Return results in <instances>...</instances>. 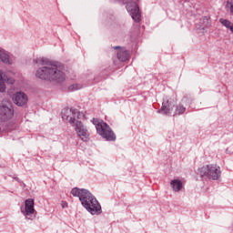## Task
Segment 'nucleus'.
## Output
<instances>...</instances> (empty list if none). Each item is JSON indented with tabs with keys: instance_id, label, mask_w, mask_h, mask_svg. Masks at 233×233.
<instances>
[{
	"instance_id": "6e6552de",
	"label": "nucleus",
	"mask_w": 233,
	"mask_h": 233,
	"mask_svg": "<svg viewBox=\"0 0 233 233\" xmlns=\"http://www.w3.org/2000/svg\"><path fill=\"white\" fill-rule=\"evenodd\" d=\"M26 219H32V215L35 212L34 208V198H28L25 201V211H22Z\"/></svg>"
},
{
	"instance_id": "0eeeda50",
	"label": "nucleus",
	"mask_w": 233,
	"mask_h": 233,
	"mask_svg": "<svg viewBox=\"0 0 233 233\" xmlns=\"http://www.w3.org/2000/svg\"><path fill=\"white\" fill-rule=\"evenodd\" d=\"M75 130L82 141L86 142L88 139H90V133L88 132V129H86V127L83 125V122L76 121L75 125Z\"/></svg>"
},
{
	"instance_id": "9b49d317",
	"label": "nucleus",
	"mask_w": 233,
	"mask_h": 233,
	"mask_svg": "<svg viewBox=\"0 0 233 233\" xmlns=\"http://www.w3.org/2000/svg\"><path fill=\"white\" fill-rule=\"evenodd\" d=\"M172 112V106L170 102L167 99L162 103L161 108L157 111L158 114H164V116H168Z\"/></svg>"
},
{
	"instance_id": "9d476101",
	"label": "nucleus",
	"mask_w": 233,
	"mask_h": 233,
	"mask_svg": "<svg viewBox=\"0 0 233 233\" xmlns=\"http://www.w3.org/2000/svg\"><path fill=\"white\" fill-rule=\"evenodd\" d=\"M76 114H77V109H65L62 111V119L68 121L70 125H74L76 123Z\"/></svg>"
},
{
	"instance_id": "f257e3e1",
	"label": "nucleus",
	"mask_w": 233,
	"mask_h": 233,
	"mask_svg": "<svg viewBox=\"0 0 233 233\" xmlns=\"http://www.w3.org/2000/svg\"><path fill=\"white\" fill-rule=\"evenodd\" d=\"M35 65L42 66L36 70L35 76L44 81H56V83H63L66 76L65 73L59 69L57 62H53L48 58H36L34 60Z\"/></svg>"
},
{
	"instance_id": "4be33fe9",
	"label": "nucleus",
	"mask_w": 233,
	"mask_h": 233,
	"mask_svg": "<svg viewBox=\"0 0 233 233\" xmlns=\"http://www.w3.org/2000/svg\"><path fill=\"white\" fill-rule=\"evenodd\" d=\"M14 179H15V181H17L18 183H21V180L19 179V177H15Z\"/></svg>"
},
{
	"instance_id": "f8f14e48",
	"label": "nucleus",
	"mask_w": 233,
	"mask_h": 233,
	"mask_svg": "<svg viewBox=\"0 0 233 233\" xmlns=\"http://www.w3.org/2000/svg\"><path fill=\"white\" fill-rule=\"evenodd\" d=\"M170 186L174 192H180V190L183 188V182H181L179 179H173L170 182Z\"/></svg>"
},
{
	"instance_id": "39448f33",
	"label": "nucleus",
	"mask_w": 233,
	"mask_h": 233,
	"mask_svg": "<svg viewBox=\"0 0 233 233\" xmlns=\"http://www.w3.org/2000/svg\"><path fill=\"white\" fill-rule=\"evenodd\" d=\"M14 117V106L11 102L3 101L0 106V123H6Z\"/></svg>"
},
{
	"instance_id": "5701e85b",
	"label": "nucleus",
	"mask_w": 233,
	"mask_h": 233,
	"mask_svg": "<svg viewBox=\"0 0 233 233\" xmlns=\"http://www.w3.org/2000/svg\"><path fill=\"white\" fill-rule=\"evenodd\" d=\"M113 48H114V50H119V48H121V47L120 46H114Z\"/></svg>"
},
{
	"instance_id": "423d86ee",
	"label": "nucleus",
	"mask_w": 233,
	"mask_h": 233,
	"mask_svg": "<svg viewBox=\"0 0 233 233\" xmlns=\"http://www.w3.org/2000/svg\"><path fill=\"white\" fill-rule=\"evenodd\" d=\"M126 8L132 16L133 21L136 23H139V21H141V11L139 10V5H137V2H128Z\"/></svg>"
},
{
	"instance_id": "f03ea898",
	"label": "nucleus",
	"mask_w": 233,
	"mask_h": 233,
	"mask_svg": "<svg viewBox=\"0 0 233 233\" xmlns=\"http://www.w3.org/2000/svg\"><path fill=\"white\" fill-rule=\"evenodd\" d=\"M71 194L74 198H79L82 207H84L87 212L93 216L101 214V205L90 191L85 188L74 187L71 190Z\"/></svg>"
},
{
	"instance_id": "2eb2a0df",
	"label": "nucleus",
	"mask_w": 233,
	"mask_h": 233,
	"mask_svg": "<svg viewBox=\"0 0 233 233\" xmlns=\"http://www.w3.org/2000/svg\"><path fill=\"white\" fill-rule=\"evenodd\" d=\"M0 61L5 65H10V56L5 53V51L0 49Z\"/></svg>"
},
{
	"instance_id": "4468645a",
	"label": "nucleus",
	"mask_w": 233,
	"mask_h": 233,
	"mask_svg": "<svg viewBox=\"0 0 233 233\" xmlns=\"http://www.w3.org/2000/svg\"><path fill=\"white\" fill-rule=\"evenodd\" d=\"M219 23L223 26L228 28V30H230L231 34H233V23L232 22H230L229 20L224 19V18H220Z\"/></svg>"
},
{
	"instance_id": "ddd939ff",
	"label": "nucleus",
	"mask_w": 233,
	"mask_h": 233,
	"mask_svg": "<svg viewBox=\"0 0 233 233\" xmlns=\"http://www.w3.org/2000/svg\"><path fill=\"white\" fill-rule=\"evenodd\" d=\"M117 59H119L122 63H125V61H128V59H130V55L128 54V51L127 50L118 51Z\"/></svg>"
},
{
	"instance_id": "7ed1b4c3",
	"label": "nucleus",
	"mask_w": 233,
	"mask_h": 233,
	"mask_svg": "<svg viewBox=\"0 0 233 233\" xmlns=\"http://www.w3.org/2000/svg\"><path fill=\"white\" fill-rule=\"evenodd\" d=\"M92 123L95 125L96 132L101 136V137L106 141H116V134H114V131H112V128L108 124H106V122L97 118H93Z\"/></svg>"
},
{
	"instance_id": "412c9836",
	"label": "nucleus",
	"mask_w": 233,
	"mask_h": 233,
	"mask_svg": "<svg viewBox=\"0 0 233 233\" xmlns=\"http://www.w3.org/2000/svg\"><path fill=\"white\" fill-rule=\"evenodd\" d=\"M67 206L66 202H62V207L65 208Z\"/></svg>"
},
{
	"instance_id": "6ab92c4d",
	"label": "nucleus",
	"mask_w": 233,
	"mask_h": 233,
	"mask_svg": "<svg viewBox=\"0 0 233 233\" xmlns=\"http://www.w3.org/2000/svg\"><path fill=\"white\" fill-rule=\"evenodd\" d=\"M69 90H79V86L77 84L69 86Z\"/></svg>"
},
{
	"instance_id": "dca6fc26",
	"label": "nucleus",
	"mask_w": 233,
	"mask_h": 233,
	"mask_svg": "<svg viewBox=\"0 0 233 233\" xmlns=\"http://www.w3.org/2000/svg\"><path fill=\"white\" fill-rule=\"evenodd\" d=\"M186 110H187V107H184L183 105L178 104L176 106L175 114L173 116H181L182 114H185Z\"/></svg>"
},
{
	"instance_id": "20e7f679",
	"label": "nucleus",
	"mask_w": 233,
	"mask_h": 233,
	"mask_svg": "<svg viewBox=\"0 0 233 233\" xmlns=\"http://www.w3.org/2000/svg\"><path fill=\"white\" fill-rule=\"evenodd\" d=\"M201 177H208V179L218 180L221 177V167L218 165L210 164L198 169Z\"/></svg>"
},
{
	"instance_id": "1a4fd4ad",
	"label": "nucleus",
	"mask_w": 233,
	"mask_h": 233,
	"mask_svg": "<svg viewBox=\"0 0 233 233\" xmlns=\"http://www.w3.org/2000/svg\"><path fill=\"white\" fill-rule=\"evenodd\" d=\"M13 101L17 106H25L28 103V96L23 92H16L13 96Z\"/></svg>"
},
{
	"instance_id": "aec40b11",
	"label": "nucleus",
	"mask_w": 233,
	"mask_h": 233,
	"mask_svg": "<svg viewBox=\"0 0 233 233\" xmlns=\"http://www.w3.org/2000/svg\"><path fill=\"white\" fill-rule=\"evenodd\" d=\"M4 76L5 75H3V71L0 70V81H3Z\"/></svg>"
},
{
	"instance_id": "f3484780",
	"label": "nucleus",
	"mask_w": 233,
	"mask_h": 233,
	"mask_svg": "<svg viewBox=\"0 0 233 233\" xmlns=\"http://www.w3.org/2000/svg\"><path fill=\"white\" fill-rule=\"evenodd\" d=\"M3 81L8 85H14V83H15V80L13 77H10L6 75H4Z\"/></svg>"
},
{
	"instance_id": "a211bd4d",
	"label": "nucleus",
	"mask_w": 233,
	"mask_h": 233,
	"mask_svg": "<svg viewBox=\"0 0 233 233\" xmlns=\"http://www.w3.org/2000/svg\"><path fill=\"white\" fill-rule=\"evenodd\" d=\"M6 90V86L5 85V80H0V92H5Z\"/></svg>"
}]
</instances>
